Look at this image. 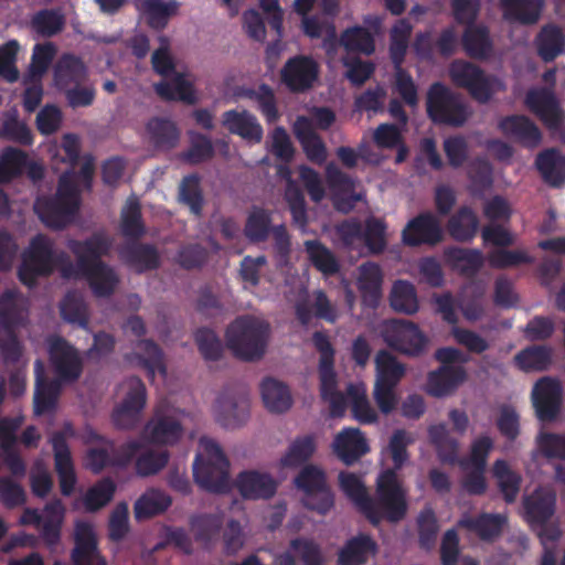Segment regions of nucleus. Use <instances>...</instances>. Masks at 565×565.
<instances>
[{"mask_svg": "<svg viewBox=\"0 0 565 565\" xmlns=\"http://www.w3.org/2000/svg\"><path fill=\"white\" fill-rule=\"evenodd\" d=\"M339 484L348 499L375 526L382 520L397 523L407 513L406 490L393 469L383 470L377 476L375 499L370 497L361 478L353 472H340Z\"/></svg>", "mask_w": 565, "mask_h": 565, "instance_id": "obj_1", "label": "nucleus"}, {"mask_svg": "<svg viewBox=\"0 0 565 565\" xmlns=\"http://www.w3.org/2000/svg\"><path fill=\"white\" fill-rule=\"evenodd\" d=\"M113 241L104 232L94 233L84 241H72L71 252L77 257L81 278H84L96 297L114 294L119 278L115 269L102 260L110 252Z\"/></svg>", "mask_w": 565, "mask_h": 565, "instance_id": "obj_2", "label": "nucleus"}, {"mask_svg": "<svg viewBox=\"0 0 565 565\" xmlns=\"http://www.w3.org/2000/svg\"><path fill=\"white\" fill-rule=\"evenodd\" d=\"M77 175L64 172L58 178L56 193L52 196H39L34 212L47 227L64 228L79 210L81 194L76 184Z\"/></svg>", "mask_w": 565, "mask_h": 565, "instance_id": "obj_3", "label": "nucleus"}, {"mask_svg": "<svg viewBox=\"0 0 565 565\" xmlns=\"http://www.w3.org/2000/svg\"><path fill=\"white\" fill-rule=\"evenodd\" d=\"M270 326L263 319L245 315L237 317L226 330L227 347L243 361L259 360L266 352Z\"/></svg>", "mask_w": 565, "mask_h": 565, "instance_id": "obj_4", "label": "nucleus"}, {"mask_svg": "<svg viewBox=\"0 0 565 565\" xmlns=\"http://www.w3.org/2000/svg\"><path fill=\"white\" fill-rule=\"evenodd\" d=\"M205 458L196 455L193 462L195 482L209 492L225 493L230 489V462L220 445L211 438H201Z\"/></svg>", "mask_w": 565, "mask_h": 565, "instance_id": "obj_5", "label": "nucleus"}, {"mask_svg": "<svg viewBox=\"0 0 565 565\" xmlns=\"http://www.w3.org/2000/svg\"><path fill=\"white\" fill-rule=\"evenodd\" d=\"M57 253L50 237L43 234L35 235L22 255L18 269L20 281L32 288L38 285L39 278L51 276L56 269Z\"/></svg>", "mask_w": 565, "mask_h": 565, "instance_id": "obj_6", "label": "nucleus"}, {"mask_svg": "<svg viewBox=\"0 0 565 565\" xmlns=\"http://www.w3.org/2000/svg\"><path fill=\"white\" fill-rule=\"evenodd\" d=\"M449 76L457 86L465 88L479 104H487L497 92L503 90V83L494 75H488L478 65L455 60L449 66Z\"/></svg>", "mask_w": 565, "mask_h": 565, "instance_id": "obj_7", "label": "nucleus"}, {"mask_svg": "<svg viewBox=\"0 0 565 565\" xmlns=\"http://www.w3.org/2000/svg\"><path fill=\"white\" fill-rule=\"evenodd\" d=\"M426 109L433 122L451 127H461L470 116V110L462 98L440 82L430 85Z\"/></svg>", "mask_w": 565, "mask_h": 565, "instance_id": "obj_8", "label": "nucleus"}, {"mask_svg": "<svg viewBox=\"0 0 565 565\" xmlns=\"http://www.w3.org/2000/svg\"><path fill=\"white\" fill-rule=\"evenodd\" d=\"M294 483L303 492L305 508L326 515L334 505L333 493L328 486L326 472L315 465H306L296 476Z\"/></svg>", "mask_w": 565, "mask_h": 565, "instance_id": "obj_9", "label": "nucleus"}, {"mask_svg": "<svg viewBox=\"0 0 565 565\" xmlns=\"http://www.w3.org/2000/svg\"><path fill=\"white\" fill-rule=\"evenodd\" d=\"M383 341L393 350L417 356L425 350L427 339L417 324L404 319H392L381 328Z\"/></svg>", "mask_w": 565, "mask_h": 565, "instance_id": "obj_10", "label": "nucleus"}, {"mask_svg": "<svg viewBox=\"0 0 565 565\" xmlns=\"http://www.w3.org/2000/svg\"><path fill=\"white\" fill-rule=\"evenodd\" d=\"M47 353L56 380L63 383L76 382L83 373V360L78 350L60 335L47 339Z\"/></svg>", "mask_w": 565, "mask_h": 565, "instance_id": "obj_11", "label": "nucleus"}, {"mask_svg": "<svg viewBox=\"0 0 565 565\" xmlns=\"http://www.w3.org/2000/svg\"><path fill=\"white\" fill-rule=\"evenodd\" d=\"M320 67L309 55L298 54L286 61L280 70V81L294 94L313 88L319 78Z\"/></svg>", "mask_w": 565, "mask_h": 565, "instance_id": "obj_12", "label": "nucleus"}, {"mask_svg": "<svg viewBox=\"0 0 565 565\" xmlns=\"http://www.w3.org/2000/svg\"><path fill=\"white\" fill-rule=\"evenodd\" d=\"M128 392L121 404L113 412L114 425L120 429H132L140 420V413L146 405L147 391L143 382L131 376L127 380Z\"/></svg>", "mask_w": 565, "mask_h": 565, "instance_id": "obj_13", "label": "nucleus"}, {"mask_svg": "<svg viewBox=\"0 0 565 565\" xmlns=\"http://www.w3.org/2000/svg\"><path fill=\"white\" fill-rule=\"evenodd\" d=\"M563 387L558 380L544 376L536 381L532 390V403L541 422L554 420L562 407Z\"/></svg>", "mask_w": 565, "mask_h": 565, "instance_id": "obj_14", "label": "nucleus"}, {"mask_svg": "<svg viewBox=\"0 0 565 565\" xmlns=\"http://www.w3.org/2000/svg\"><path fill=\"white\" fill-rule=\"evenodd\" d=\"M444 233L439 220L430 212L419 213L412 218L402 232L406 246H435L443 241Z\"/></svg>", "mask_w": 565, "mask_h": 565, "instance_id": "obj_15", "label": "nucleus"}, {"mask_svg": "<svg viewBox=\"0 0 565 565\" xmlns=\"http://www.w3.org/2000/svg\"><path fill=\"white\" fill-rule=\"evenodd\" d=\"M71 561L73 565H108L98 548L94 527L88 522L81 521L75 525Z\"/></svg>", "mask_w": 565, "mask_h": 565, "instance_id": "obj_16", "label": "nucleus"}, {"mask_svg": "<svg viewBox=\"0 0 565 565\" xmlns=\"http://www.w3.org/2000/svg\"><path fill=\"white\" fill-rule=\"evenodd\" d=\"M312 343L320 353L319 359V379L321 398L338 391V376L334 371L335 350L323 331H316L312 334Z\"/></svg>", "mask_w": 565, "mask_h": 565, "instance_id": "obj_17", "label": "nucleus"}, {"mask_svg": "<svg viewBox=\"0 0 565 565\" xmlns=\"http://www.w3.org/2000/svg\"><path fill=\"white\" fill-rule=\"evenodd\" d=\"M215 413L217 422L225 428L241 426L249 414V399L246 391L232 395L223 392L216 399Z\"/></svg>", "mask_w": 565, "mask_h": 565, "instance_id": "obj_18", "label": "nucleus"}, {"mask_svg": "<svg viewBox=\"0 0 565 565\" xmlns=\"http://www.w3.org/2000/svg\"><path fill=\"white\" fill-rule=\"evenodd\" d=\"M22 424L20 419H4L0 425V450L3 462L17 478H23L26 473V465L14 448L18 441L17 433Z\"/></svg>", "mask_w": 565, "mask_h": 565, "instance_id": "obj_19", "label": "nucleus"}, {"mask_svg": "<svg viewBox=\"0 0 565 565\" xmlns=\"http://www.w3.org/2000/svg\"><path fill=\"white\" fill-rule=\"evenodd\" d=\"M143 434L151 444L174 445L181 439L183 427L175 416L156 411L146 424Z\"/></svg>", "mask_w": 565, "mask_h": 565, "instance_id": "obj_20", "label": "nucleus"}, {"mask_svg": "<svg viewBox=\"0 0 565 565\" xmlns=\"http://www.w3.org/2000/svg\"><path fill=\"white\" fill-rule=\"evenodd\" d=\"M235 486L239 494L247 500L270 499L277 491V482L266 472L246 470L238 473Z\"/></svg>", "mask_w": 565, "mask_h": 565, "instance_id": "obj_21", "label": "nucleus"}, {"mask_svg": "<svg viewBox=\"0 0 565 565\" xmlns=\"http://www.w3.org/2000/svg\"><path fill=\"white\" fill-rule=\"evenodd\" d=\"M120 259L136 273L154 270L160 266V254L152 244L128 242L119 248Z\"/></svg>", "mask_w": 565, "mask_h": 565, "instance_id": "obj_22", "label": "nucleus"}, {"mask_svg": "<svg viewBox=\"0 0 565 565\" xmlns=\"http://www.w3.org/2000/svg\"><path fill=\"white\" fill-rule=\"evenodd\" d=\"M88 77V70L83 60L72 53L62 54L53 67V81L61 92L84 84Z\"/></svg>", "mask_w": 565, "mask_h": 565, "instance_id": "obj_23", "label": "nucleus"}, {"mask_svg": "<svg viewBox=\"0 0 565 565\" xmlns=\"http://www.w3.org/2000/svg\"><path fill=\"white\" fill-rule=\"evenodd\" d=\"M333 452L350 466L369 452L366 439L359 428L347 427L337 434L332 443Z\"/></svg>", "mask_w": 565, "mask_h": 565, "instance_id": "obj_24", "label": "nucleus"}, {"mask_svg": "<svg viewBox=\"0 0 565 565\" xmlns=\"http://www.w3.org/2000/svg\"><path fill=\"white\" fill-rule=\"evenodd\" d=\"M34 413L42 415L55 408L62 382L56 379L50 381L46 377L44 364L40 359L34 362Z\"/></svg>", "mask_w": 565, "mask_h": 565, "instance_id": "obj_25", "label": "nucleus"}, {"mask_svg": "<svg viewBox=\"0 0 565 565\" xmlns=\"http://www.w3.org/2000/svg\"><path fill=\"white\" fill-rule=\"evenodd\" d=\"M292 130L307 159L319 166L324 163L328 157L327 147L315 131L311 120L306 116L297 117Z\"/></svg>", "mask_w": 565, "mask_h": 565, "instance_id": "obj_26", "label": "nucleus"}, {"mask_svg": "<svg viewBox=\"0 0 565 565\" xmlns=\"http://www.w3.org/2000/svg\"><path fill=\"white\" fill-rule=\"evenodd\" d=\"M499 128L507 137L513 138L526 148H535L542 140L539 127L523 115H511L502 118Z\"/></svg>", "mask_w": 565, "mask_h": 565, "instance_id": "obj_27", "label": "nucleus"}, {"mask_svg": "<svg viewBox=\"0 0 565 565\" xmlns=\"http://www.w3.org/2000/svg\"><path fill=\"white\" fill-rule=\"evenodd\" d=\"M222 124L231 134L237 135L247 141L259 143L263 139L262 125L247 110H226L222 116Z\"/></svg>", "mask_w": 565, "mask_h": 565, "instance_id": "obj_28", "label": "nucleus"}, {"mask_svg": "<svg viewBox=\"0 0 565 565\" xmlns=\"http://www.w3.org/2000/svg\"><path fill=\"white\" fill-rule=\"evenodd\" d=\"M134 6L147 25L156 31L167 28L169 20L177 14L179 3L175 0H134Z\"/></svg>", "mask_w": 565, "mask_h": 565, "instance_id": "obj_29", "label": "nucleus"}, {"mask_svg": "<svg viewBox=\"0 0 565 565\" xmlns=\"http://www.w3.org/2000/svg\"><path fill=\"white\" fill-rule=\"evenodd\" d=\"M525 104L548 128L559 126L562 117L554 94L545 88L530 90Z\"/></svg>", "mask_w": 565, "mask_h": 565, "instance_id": "obj_30", "label": "nucleus"}, {"mask_svg": "<svg viewBox=\"0 0 565 565\" xmlns=\"http://www.w3.org/2000/svg\"><path fill=\"white\" fill-rule=\"evenodd\" d=\"M466 379L467 372L462 365H441L428 374L427 392L435 397L448 395Z\"/></svg>", "mask_w": 565, "mask_h": 565, "instance_id": "obj_31", "label": "nucleus"}, {"mask_svg": "<svg viewBox=\"0 0 565 565\" xmlns=\"http://www.w3.org/2000/svg\"><path fill=\"white\" fill-rule=\"evenodd\" d=\"M428 436L441 463L451 466L459 465L462 469H468V460L459 459L458 440L449 435L445 424L431 425L428 428Z\"/></svg>", "mask_w": 565, "mask_h": 565, "instance_id": "obj_32", "label": "nucleus"}, {"mask_svg": "<svg viewBox=\"0 0 565 565\" xmlns=\"http://www.w3.org/2000/svg\"><path fill=\"white\" fill-rule=\"evenodd\" d=\"M461 44L466 54L478 61H487L493 55V41L486 25L471 24L466 26Z\"/></svg>", "mask_w": 565, "mask_h": 565, "instance_id": "obj_33", "label": "nucleus"}, {"mask_svg": "<svg viewBox=\"0 0 565 565\" xmlns=\"http://www.w3.org/2000/svg\"><path fill=\"white\" fill-rule=\"evenodd\" d=\"M555 504L553 492L537 489L523 500L525 518L531 524L543 525L553 516Z\"/></svg>", "mask_w": 565, "mask_h": 565, "instance_id": "obj_34", "label": "nucleus"}, {"mask_svg": "<svg viewBox=\"0 0 565 565\" xmlns=\"http://www.w3.org/2000/svg\"><path fill=\"white\" fill-rule=\"evenodd\" d=\"M505 522V516L501 514L483 512L477 516L462 515L458 521V525L475 533L482 541H492L501 534Z\"/></svg>", "mask_w": 565, "mask_h": 565, "instance_id": "obj_35", "label": "nucleus"}, {"mask_svg": "<svg viewBox=\"0 0 565 565\" xmlns=\"http://www.w3.org/2000/svg\"><path fill=\"white\" fill-rule=\"evenodd\" d=\"M534 44L540 58L550 63L564 52L565 34L556 24H546L537 33Z\"/></svg>", "mask_w": 565, "mask_h": 565, "instance_id": "obj_36", "label": "nucleus"}, {"mask_svg": "<svg viewBox=\"0 0 565 565\" xmlns=\"http://www.w3.org/2000/svg\"><path fill=\"white\" fill-rule=\"evenodd\" d=\"M535 166L543 180L552 186L565 183V156L555 148L546 149L537 154Z\"/></svg>", "mask_w": 565, "mask_h": 565, "instance_id": "obj_37", "label": "nucleus"}, {"mask_svg": "<svg viewBox=\"0 0 565 565\" xmlns=\"http://www.w3.org/2000/svg\"><path fill=\"white\" fill-rule=\"evenodd\" d=\"M382 280V270L377 264L369 262L360 266L358 289L365 305L375 307L379 303Z\"/></svg>", "mask_w": 565, "mask_h": 565, "instance_id": "obj_38", "label": "nucleus"}, {"mask_svg": "<svg viewBox=\"0 0 565 565\" xmlns=\"http://www.w3.org/2000/svg\"><path fill=\"white\" fill-rule=\"evenodd\" d=\"M501 4L505 20L529 25L540 19L544 0H501Z\"/></svg>", "mask_w": 565, "mask_h": 565, "instance_id": "obj_39", "label": "nucleus"}, {"mask_svg": "<svg viewBox=\"0 0 565 565\" xmlns=\"http://www.w3.org/2000/svg\"><path fill=\"white\" fill-rule=\"evenodd\" d=\"M260 393L265 407L271 413H285L292 405L288 386L273 377L263 380Z\"/></svg>", "mask_w": 565, "mask_h": 565, "instance_id": "obj_40", "label": "nucleus"}, {"mask_svg": "<svg viewBox=\"0 0 565 565\" xmlns=\"http://www.w3.org/2000/svg\"><path fill=\"white\" fill-rule=\"evenodd\" d=\"M41 523V537L49 546H55L61 540V530L65 516V508L60 499H53L44 507Z\"/></svg>", "mask_w": 565, "mask_h": 565, "instance_id": "obj_41", "label": "nucleus"}, {"mask_svg": "<svg viewBox=\"0 0 565 565\" xmlns=\"http://www.w3.org/2000/svg\"><path fill=\"white\" fill-rule=\"evenodd\" d=\"M189 525L194 540L210 548L220 535L223 520L217 514L202 513L192 515Z\"/></svg>", "mask_w": 565, "mask_h": 565, "instance_id": "obj_42", "label": "nucleus"}, {"mask_svg": "<svg viewBox=\"0 0 565 565\" xmlns=\"http://www.w3.org/2000/svg\"><path fill=\"white\" fill-rule=\"evenodd\" d=\"M447 260L466 277H473L484 264L481 250L476 248L449 247L445 252Z\"/></svg>", "mask_w": 565, "mask_h": 565, "instance_id": "obj_43", "label": "nucleus"}, {"mask_svg": "<svg viewBox=\"0 0 565 565\" xmlns=\"http://www.w3.org/2000/svg\"><path fill=\"white\" fill-rule=\"evenodd\" d=\"M24 318L23 299L19 291L8 289L0 295V330L17 329Z\"/></svg>", "mask_w": 565, "mask_h": 565, "instance_id": "obj_44", "label": "nucleus"}, {"mask_svg": "<svg viewBox=\"0 0 565 565\" xmlns=\"http://www.w3.org/2000/svg\"><path fill=\"white\" fill-rule=\"evenodd\" d=\"M376 544L369 536L360 534L350 539L339 553L341 565H364L370 554H375Z\"/></svg>", "mask_w": 565, "mask_h": 565, "instance_id": "obj_45", "label": "nucleus"}, {"mask_svg": "<svg viewBox=\"0 0 565 565\" xmlns=\"http://www.w3.org/2000/svg\"><path fill=\"white\" fill-rule=\"evenodd\" d=\"M479 220L468 206H461L447 223L449 235L457 242H470L477 234Z\"/></svg>", "mask_w": 565, "mask_h": 565, "instance_id": "obj_46", "label": "nucleus"}, {"mask_svg": "<svg viewBox=\"0 0 565 565\" xmlns=\"http://www.w3.org/2000/svg\"><path fill=\"white\" fill-rule=\"evenodd\" d=\"M492 475L497 480L504 501L507 503H513L520 492L522 483L521 475L512 470L504 459H498L493 462Z\"/></svg>", "mask_w": 565, "mask_h": 565, "instance_id": "obj_47", "label": "nucleus"}, {"mask_svg": "<svg viewBox=\"0 0 565 565\" xmlns=\"http://www.w3.org/2000/svg\"><path fill=\"white\" fill-rule=\"evenodd\" d=\"M271 213L263 207H254L245 222L244 235L249 243L259 244L273 233Z\"/></svg>", "mask_w": 565, "mask_h": 565, "instance_id": "obj_48", "label": "nucleus"}, {"mask_svg": "<svg viewBox=\"0 0 565 565\" xmlns=\"http://www.w3.org/2000/svg\"><path fill=\"white\" fill-rule=\"evenodd\" d=\"M60 313L64 321L86 329L89 322L87 306L83 296L76 291H67L60 302Z\"/></svg>", "mask_w": 565, "mask_h": 565, "instance_id": "obj_49", "label": "nucleus"}, {"mask_svg": "<svg viewBox=\"0 0 565 565\" xmlns=\"http://www.w3.org/2000/svg\"><path fill=\"white\" fill-rule=\"evenodd\" d=\"M552 362V350L546 345H530L514 356V364L524 372L545 371Z\"/></svg>", "mask_w": 565, "mask_h": 565, "instance_id": "obj_50", "label": "nucleus"}, {"mask_svg": "<svg viewBox=\"0 0 565 565\" xmlns=\"http://www.w3.org/2000/svg\"><path fill=\"white\" fill-rule=\"evenodd\" d=\"M347 394L351 402V412L360 424L369 425L377 422V414L372 407L363 385L350 383Z\"/></svg>", "mask_w": 565, "mask_h": 565, "instance_id": "obj_51", "label": "nucleus"}, {"mask_svg": "<svg viewBox=\"0 0 565 565\" xmlns=\"http://www.w3.org/2000/svg\"><path fill=\"white\" fill-rule=\"evenodd\" d=\"M171 498L159 490L143 493L135 503L134 513L137 520H145L161 514L171 505Z\"/></svg>", "mask_w": 565, "mask_h": 565, "instance_id": "obj_52", "label": "nucleus"}, {"mask_svg": "<svg viewBox=\"0 0 565 565\" xmlns=\"http://www.w3.org/2000/svg\"><path fill=\"white\" fill-rule=\"evenodd\" d=\"M154 90L164 100H182L189 104L195 100L192 84L183 74H175L171 81L157 83Z\"/></svg>", "mask_w": 565, "mask_h": 565, "instance_id": "obj_53", "label": "nucleus"}, {"mask_svg": "<svg viewBox=\"0 0 565 565\" xmlns=\"http://www.w3.org/2000/svg\"><path fill=\"white\" fill-rule=\"evenodd\" d=\"M305 248L311 264L324 276H333L339 273L340 264L338 259L321 242L317 239L306 241Z\"/></svg>", "mask_w": 565, "mask_h": 565, "instance_id": "obj_54", "label": "nucleus"}, {"mask_svg": "<svg viewBox=\"0 0 565 565\" xmlns=\"http://www.w3.org/2000/svg\"><path fill=\"white\" fill-rule=\"evenodd\" d=\"M151 141L159 149H172L177 146L180 131L175 124L166 118H152L147 125Z\"/></svg>", "mask_w": 565, "mask_h": 565, "instance_id": "obj_55", "label": "nucleus"}, {"mask_svg": "<svg viewBox=\"0 0 565 565\" xmlns=\"http://www.w3.org/2000/svg\"><path fill=\"white\" fill-rule=\"evenodd\" d=\"M390 305L397 312L406 315L417 312L418 299L414 285L406 280L395 281L390 295Z\"/></svg>", "mask_w": 565, "mask_h": 565, "instance_id": "obj_56", "label": "nucleus"}, {"mask_svg": "<svg viewBox=\"0 0 565 565\" xmlns=\"http://www.w3.org/2000/svg\"><path fill=\"white\" fill-rule=\"evenodd\" d=\"M31 29L43 38L58 34L65 25V17L58 9H42L33 14Z\"/></svg>", "mask_w": 565, "mask_h": 565, "instance_id": "obj_57", "label": "nucleus"}, {"mask_svg": "<svg viewBox=\"0 0 565 565\" xmlns=\"http://www.w3.org/2000/svg\"><path fill=\"white\" fill-rule=\"evenodd\" d=\"M341 44L349 52L371 55L375 51V40L369 29L355 25L348 28L341 34Z\"/></svg>", "mask_w": 565, "mask_h": 565, "instance_id": "obj_58", "label": "nucleus"}, {"mask_svg": "<svg viewBox=\"0 0 565 565\" xmlns=\"http://www.w3.org/2000/svg\"><path fill=\"white\" fill-rule=\"evenodd\" d=\"M179 200L189 206L194 215H201L204 199L201 189V178L198 173L183 177L179 185Z\"/></svg>", "mask_w": 565, "mask_h": 565, "instance_id": "obj_59", "label": "nucleus"}, {"mask_svg": "<svg viewBox=\"0 0 565 565\" xmlns=\"http://www.w3.org/2000/svg\"><path fill=\"white\" fill-rule=\"evenodd\" d=\"M487 259L490 267L494 269H507L534 263V257H532L526 250L508 249V247L493 248L489 250Z\"/></svg>", "mask_w": 565, "mask_h": 565, "instance_id": "obj_60", "label": "nucleus"}, {"mask_svg": "<svg viewBox=\"0 0 565 565\" xmlns=\"http://www.w3.org/2000/svg\"><path fill=\"white\" fill-rule=\"evenodd\" d=\"M28 166V154L18 148L7 147L0 156V182H10L21 175Z\"/></svg>", "mask_w": 565, "mask_h": 565, "instance_id": "obj_61", "label": "nucleus"}, {"mask_svg": "<svg viewBox=\"0 0 565 565\" xmlns=\"http://www.w3.org/2000/svg\"><path fill=\"white\" fill-rule=\"evenodd\" d=\"M121 234L125 237L138 239L146 234L142 222L141 206L137 200H130L121 211Z\"/></svg>", "mask_w": 565, "mask_h": 565, "instance_id": "obj_62", "label": "nucleus"}, {"mask_svg": "<svg viewBox=\"0 0 565 565\" xmlns=\"http://www.w3.org/2000/svg\"><path fill=\"white\" fill-rule=\"evenodd\" d=\"M116 492V484L110 478H103L92 486L84 495L86 511L96 512L108 504Z\"/></svg>", "mask_w": 565, "mask_h": 565, "instance_id": "obj_63", "label": "nucleus"}, {"mask_svg": "<svg viewBox=\"0 0 565 565\" xmlns=\"http://www.w3.org/2000/svg\"><path fill=\"white\" fill-rule=\"evenodd\" d=\"M376 381L398 384L405 373V367L386 350H380L375 356Z\"/></svg>", "mask_w": 565, "mask_h": 565, "instance_id": "obj_64", "label": "nucleus"}]
</instances>
